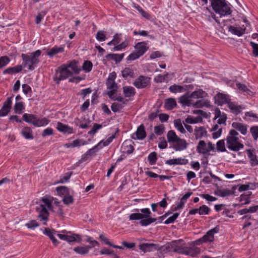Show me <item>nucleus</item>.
<instances>
[{
    "label": "nucleus",
    "mask_w": 258,
    "mask_h": 258,
    "mask_svg": "<svg viewBox=\"0 0 258 258\" xmlns=\"http://www.w3.org/2000/svg\"><path fill=\"white\" fill-rule=\"evenodd\" d=\"M214 11L221 16L230 14V9L225 0H209Z\"/></svg>",
    "instance_id": "obj_6"
},
{
    "label": "nucleus",
    "mask_w": 258,
    "mask_h": 258,
    "mask_svg": "<svg viewBox=\"0 0 258 258\" xmlns=\"http://www.w3.org/2000/svg\"><path fill=\"white\" fill-rule=\"evenodd\" d=\"M66 241L69 242H77L80 243L82 238L79 234H72L71 235H67Z\"/></svg>",
    "instance_id": "obj_31"
},
{
    "label": "nucleus",
    "mask_w": 258,
    "mask_h": 258,
    "mask_svg": "<svg viewBox=\"0 0 258 258\" xmlns=\"http://www.w3.org/2000/svg\"><path fill=\"white\" fill-rule=\"evenodd\" d=\"M258 211V205L253 206L248 208H244L239 210L237 211V214L239 215H243L246 214L253 213Z\"/></svg>",
    "instance_id": "obj_21"
},
{
    "label": "nucleus",
    "mask_w": 258,
    "mask_h": 258,
    "mask_svg": "<svg viewBox=\"0 0 258 258\" xmlns=\"http://www.w3.org/2000/svg\"><path fill=\"white\" fill-rule=\"evenodd\" d=\"M39 224L35 220H31L25 224V226L29 229H33L39 226Z\"/></svg>",
    "instance_id": "obj_58"
},
{
    "label": "nucleus",
    "mask_w": 258,
    "mask_h": 258,
    "mask_svg": "<svg viewBox=\"0 0 258 258\" xmlns=\"http://www.w3.org/2000/svg\"><path fill=\"white\" fill-rule=\"evenodd\" d=\"M174 124L175 127L176 128V129L179 131L180 133L184 134L185 133V130L184 128L181 120L180 119H176L174 121Z\"/></svg>",
    "instance_id": "obj_46"
},
{
    "label": "nucleus",
    "mask_w": 258,
    "mask_h": 258,
    "mask_svg": "<svg viewBox=\"0 0 258 258\" xmlns=\"http://www.w3.org/2000/svg\"><path fill=\"white\" fill-rule=\"evenodd\" d=\"M195 99L191 97V93H186L184 95L179 98V103L183 106H194V104L196 102L194 101Z\"/></svg>",
    "instance_id": "obj_9"
},
{
    "label": "nucleus",
    "mask_w": 258,
    "mask_h": 258,
    "mask_svg": "<svg viewBox=\"0 0 258 258\" xmlns=\"http://www.w3.org/2000/svg\"><path fill=\"white\" fill-rule=\"evenodd\" d=\"M167 138L168 142L172 144V148L176 151L184 150L188 147V144L187 142L179 138L175 132L172 130L167 133Z\"/></svg>",
    "instance_id": "obj_4"
},
{
    "label": "nucleus",
    "mask_w": 258,
    "mask_h": 258,
    "mask_svg": "<svg viewBox=\"0 0 258 258\" xmlns=\"http://www.w3.org/2000/svg\"><path fill=\"white\" fill-rule=\"evenodd\" d=\"M56 128L59 132L64 133L71 134L73 133V128L72 127L60 122L57 123Z\"/></svg>",
    "instance_id": "obj_22"
},
{
    "label": "nucleus",
    "mask_w": 258,
    "mask_h": 258,
    "mask_svg": "<svg viewBox=\"0 0 258 258\" xmlns=\"http://www.w3.org/2000/svg\"><path fill=\"white\" fill-rule=\"evenodd\" d=\"M91 249V246H77L74 248V250L77 253L84 255L89 252V249Z\"/></svg>",
    "instance_id": "obj_27"
},
{
    "label": "nucleus",
    "mask_w": 258,
    "mask_h": 258,
    "mask_svg": "<svg viewBox=\"0 0 258 258\" xmlns=\"http://www.w3.org/2000/svg\"><path fill=\"white\" fill-rule=\"evenodd\" d=\"M41 54L40 50H37L27 54H22V67L27 68L29 70H34L40 62L39 57Z\"/></svg>",
    "instance_id": "obj_3"
},
{
    "label": "nucleus",
    "mask_w": 258,
    "mask_h": 258,
    "mask_svg": "<svg viewBox=\"0 0 258 258\" xmlns=\"http://www.w3.org/2000/svg\"><path fill=\"white\" fill-rule=\"evenodd\" d=\"M214 194L221 197H228L234 194L233 191L230 190L228 189L220 188L217 187L214 191Z\"/></svg>",
    "instance_id": "obj_17"
},
{
    "label": "nucleus",
    "mask_w": 258,
    "mask_h": 258,
    "mask_svg": "<svg viewBox=\"0 0 258 258\" xmlns=\"http://www.w3.org/2000/svg\"><path fill=\"white\" fill-rule=\"evenodd\" d=\"M194 135L196 140L207 137V132L203 126H196L194 130Z\"/></svg>",
    "instance_id": "obj_16"
},
{
    "label": "nucleus",
    "mask_w": 258,
    "mask_h": 258,
    "mask_svg": "<svg viewBox=\"0 0 258 258\" xmlns=\"http://www.w3.org/2000/svg\"><path fill=\"white\" fill-rule=\"evenodd\" d=\"M23 67L22 65H17L14 67L9 68L6 69L3 73L5 74H13L14 73H18L20 72L22 70Z\"/></svg>",
    "instance_id": "obj_26"
},
{
    "label": "nucleus",
    "mask_w": 258,
    "mask_h": 258,
    "mask_svg": "<svg viewBox=\"0 0 258 258\" xmlns=\"http://www.w3.org/2000/svg\"><path fill=\"white\" fill-rule=\"evenodd\" d=\"M179 216V214L178 213H174L172 216L169 217L165 222L164 223L166 224H168L170 223H172L174 222V221Z\"/></svg>",
    "instance_id": "obj_61"
},
{
    "label": "nucleus",
    "mask_w": 258,
    "mask_h": 258,
    "mask_svg": "<svg viewBox=\"0 0 258 258\" xmlns=\"http://www.w3.org/2000/svg\"><path fill=\"white\" fill-rule=\"evenodd\" d=\"M250 132L254 140L258 138V126H252L250 128Z\"/></svg>",
    "instance_id": "obj_62"
},
{
    "label": "nucleus",
    "mask_w": 258,
    "mask_h": 258,
    "mask_svg": "<svg viewBox=\"0 0 258 258\" xmlns=\"http://www.w3.org/2000/svg\"><path fill=\"white\" fill-rule=\"evenodd\" d=\"M109 144V141H107V140L105 141L102 140L97 145H96L93 148L90 149L88 151V153H91L93 150H95V149H97V150H98L101 149L103 147L107 146Z\"/></svg>",
    "instance_id": "obj_40"
},
{
    "label": "nucleus",
    "mask_w": 258,
    "mask_h": 258,
    "mask_svg": "<svg viewBox=\"0 0 258 258\" xmlns=\"http://www.w3.org/2000/svg\"><path fill=\"white\" fill-rule=\"evenodd\" d=\"M157 250H159L160 252L162 253H167L168 252L171 251L170 243H168L161 246H159V249Z\"/></svg>",
    "instance_id": "obj_47"
},
{
    "label": "nucleus",
    "mask_w": 258,
    "mask_h": 258,
    "mask_svg": "<svg viewBox=\"0 0 258 258\" xmlns=\"http://www.w3.org/2000/svg\"><path fill=\"white\" fill-rule=\"evenodd\" d=\"M79 71L76 62H71L68 66H61L56 73L55 80L58 83L59 81L66 79L74 74H78Z\"/></svg>",
    "instance_id": "obj_2"
},
{
    "label": "nucleus",
    "mask_w": 258,
    "mask_h": 258,
    "mask_svg": "<svg viewBox=\"0 0 258 258\" xmlns=\"http://www.w3.org/2000/svg\"><path fill=\"white\" fill-rule=\"evenodd\" d=\"M136 139L143 140L146 137V132L143 124L140 125L136 132Z\"/></svg>",
    "instance_id": "obj_25"
},
{
    "label": "nucleus",
    "mask_w": 258,
    "mask_h": 258,
    "mask_svg": "<svg viewBox=\"0 0 258 258\" xmlns=\"http://www.w3.org/2000/svg\"><path fill=\"white\" fill-rule=\"evenodd\" d=\"M236 87L241 92L244 93L245 94L251 95L252 94V91L247 88L246 86L244 84L238 83L236 84Z\"/></svg>",
    "instance_id": "obj_38"
},
{
    "label": "nucleus",
    "mask_w": 258,
    "mask_h": 258,
    "mask_svg": "<svg viewBox=\"0 0 258 258\" xmlns=\"http://www.w3.org/2000/svg\"><path fill=\"white\" fill-rule=\"evenodd\" d=\"M215 102L218 105H222L224 104H228L230 101L229 95L221 93H218L215 96Z\"/></svg>",
    "instance_id": "obj_12"
},
{
    "label": "nucleus",
    "mask_w": 258,
    "mask_h": 258,
    "mask_svg": "<svg viewBox=\"0 0 258 258\" xmlns=\"http://www.w3.org/2000/svg\"><path fill=\"white\" fill-rule=\"evenodd\" d=\"M139 248L144 252L159 249V245L154 243H144L140 244Z\"/></svg>",
    "instance_id": "obj_15"
},
{
    "label": "nucleus",
    "mask_w": 258,
    "mask_h": 258,
    "mask_svg": "<svg viewBox=\"0 0 258 258\" xmlns=\"http://www.w3.org/2000/svg\"><path fill=\"white\" fill-rule=\"evenodd\" d=\"M143 215V219L140 221V223L142 226H146L156 221V218L150 217L151 212L148 208L141 209Z\"/></svg>",
    "instance_id": "obj_8"
},
{
    "label": "nucleus",
    "mask_w": 258,
    "mask_h": 258,
    "mask_svg": "<svg viewBox=\"0 0 258 258\" xmlns=\"http://www.w3.org/2000/svg\"><path fill=\"white\" fill-rule=\"evenodd\" d=\"M217 149L220 152L226 151L225 142L223 140H221L217 143Z\"/></svg>",
    "instance_id": "obj_49"
},
{
    "label": "nucleus",
    "mask_w": 258,
    "mask_h": 258,
    "mask_svg": "<svg viewBox=\"0 0 258 258\" xmlns=\"http://www.w3.org/2000/svg\"><path fill=\"white\" fill-rule=\"evenodd\" d=\"M130 220H143L142 214L140 213H133L130 216Z\"/></svg>",
    "instance_id": "obj_57"
},
{
    "label": "nucleus",
    "mask_w": 258,
    "mask_h": 258,
    "mask_svg": "<svg viewBox=\"0 0 258 258\" xmlns=\"http://www.w3.org/2000/svg\"><path fill=\"white\" fill-rule=\"evenodd\" d=\"M21 134L26 139H32L33 138L32 130L29 127H24L21 131Z\"/></svg>",
    "instance_id": "obj_32"
},
{
    "label": "nucleus",
    "mask_w": 258,
    "mask_h": 258,
    "mask_svg": "<svg viewBox=\"0 0 258 258\" xmlns=\"http://www.w3.org/2000/svg\"><path fill=\"white\" fill-rule=\"evenodd\" d=\"M247 156L250 159V163L252 166H255L258 164V160H257L256 155L253 154L250 150H247Z\"/></svg>",
    "instance_id": "obj_37"
},
{
    "label": "nucleus",
    "mask_w": 258,
    "mask_h": 258,
    "mask_svg": "<svg viewBox=\"0 0 258 258\" xmlns=\"http://www.w3.org/2000/svg\"><path fill=\"white\" fill-rule=\"evenodd\" d=\"M96 38L99 41H105L106 38L105 32L104 31H98L96 35Z\"/></svg>",
    "instance_id": "obj_51"
},
{
    "label": "nucleus",
    "mask_w": 258,
    "mask_h": 258,
    "mask_svg": "<svg viewBox=\"0 0 258 258\" xmlns=\"http://www.w3.org/2000/svg\"><path fill=\"white\" fill-rule=\"evenodd\" d=\"M123 94L125 97H130L135 95V89L131 86H124L123 87Z\"/></svg>",
    "instance_id": "obj_29"
},
{
    "label": "nucleus",
    "mask_w": 258,
    "mask_h": 258,
    "mask_svg": "<svg viewBox=\"0 0 258 258\" xmlns=\"http://www.w3.org/2000/svg\"><path fill=\"white\" fill-rule=\"evenodd\" d=\"M182 241L183 240L182 239L171 241L170 243L171 250L180 254H183L184 253V248H185V246H183L182 245L180 244V243H181Z\"/></svg>",
    "instance_id": "obj_13"
},
{
    "label": "nucleus",
    "mask_w": 258,
    "mask_h": 258,
    "mask_svg": "<svg viewBox=\"0 0 258 258\" xmlns=\"http://www.w3.org/2000/svg\"><path fill=\"white\" fill-rule=\"evenodd\" d=\"M164 131L163 125H157L154 127V132L157 135H162Z\"/></svg>",
    "instance_id": "obj_60"
},
{
    "label": "nucleus",
    "mask_w": 258,
    "mask_h": 258,
    "mask_svg": "<svg viewBox=\"0 0 258 258\" xmlns=\"http://www.w3.org/2000/svg\"><path fill=\"white\" fill-rule=\"evenodd\" d=\"M10 61V59L7 56H2L0 58V68L6 66Z\"/></svg>",
    "instance_id": "obj_59"
},
{
    "label": "nucleus",
    "mask_w": 258,
    "mask_h": 258,
    "mask_svg": "<svg viewBox=\"0 0 258 258\" xmlns=\"http://www.w3.org/2000/svg\"><path fill=\"white\" fill-rule=\"evenodd\" d=\"M232 126L235 129L239 131L242 135H245L247 133V126L246 124L240 122H233Z\"/></svg>",
    "instance_id": "obj_18"
},
{
    "label": "nucleus",
    "mask_w": 258,
    "mask_h": 258,
    "mask_svg": "<svg viewBox=\"0 0 258 258\" xmlns=\"http://www.w3.org/2000/svg\"><path fill=\"white\" fill-rule=\"evenodd\" d=\"M121 149L123 153H126L127 154L132 153L134 150V147L132 145H128L126 143H124L123 144Z\"/></svg>",
    "instance_id": "obj_43"
},
{
    "label": "nucleus",
    "mask_w": 258,
    "mask_h": 258,
    "mask_svg": "<svg viewBox=\"0 0 258 258\" xmlns=\"http://www.w3.org/2000/svg\"><path fill=\"white\" fill-rule=\"evenodd\" d=\"M49 120L46 118H37L36 117L34 125L35 126H42L47 125L49 123Z\"/></svg>",
    "instance_id": "obj_39"
},
{
    "label": "nucleus",
    "mask_w": 258,
    "mask_h": 258,
    "mask_svg": "<svg viewBox=\"0 0 258 258\" xmlns=\"http://www.w3.org/2000/svg\"><path fill=\"white\" fill-rule=\"evenodd\" d=\"M63 51V47H53L47 51V54L50 57H52L55 54L62 52Z\"/></svg>",
    "instance_id": "obj_45"
},
{
    "label": "nucleus",
    "mask_w": 258,
    "mask_h": 258,
    "mask_svg": "<svg viewBox=\"0 0 258 258\" xmlns=\"http://www.w3.org/2000/svg\"><path fill=\"white\" fill-rule=\"evenodd\" d=\"M204 106L206 107H210L211 106L210 102L208 100H199L195 102L194 107L196 108H202Z\"/></svg>",
    "instance_id": "obj_28"
},
{
    "label": "nucleus",
    "mask_w": 258,
    "mask_h": 258,
    "mask_svg": "<svg viewBox=\"0 0 258 258\" xmlns=\"http://www.w3.org/2000/svg\"><path fill=\"white\" fill-rule=\"evenodd\" d=\"M227 104L231 111L236 114L239 113L240 110L243 108L241 106L237 105L234 103L230 102V101Z\"/></svg>",
    "instance_id": "obj_30"
},
{
    "label": "nucleus",
    "mask_w": 258,
    "mask_h": 258,
    "mask_svg": "<svg viewBox=\"0 0 258 258\" xmlns=\"http://www.w3.org/2000/svg\"><path fill=\"white\" fill-rule=\"evenodd\" d=\"M12 97L8 98L4 103L3 107L0 109V116H6L10 112L12 104Z\"/></svg>",
    "instance_id": "obj_14"
},
{
    "label": "nucleus",
    "mask_w": 258,
    "mask_h": 258,
    "mask_svg": "<svg viewBox=\"0 0 258 258\" xmlns=\"http://www.w3.org/2000/svg\"><path fill=\"white\" fill-rule=\"evenodd\" d=\"M57 195L63 197L69 194V189L66 186H59L56 187Z\"/></svg>",
    "instance_id": "obj_44"
},
{
    "label": "nucleus",
    "mask_w": 258,
    "mask_h": 258,
    "mask_svg": "<svg viewBox=\"0 0 258 258\" xmlns=\"http://www.w3.org/2000/svg\"><path fill=\"white\" fill-rule=\"evenodd\" d=\"M250 44L253 49L252 53L253 55L256 57L258 56V44L253 42H250Z\"/></svg>",
    "instance_id": "obj_64"
},
{
    "label": "nucleus",
    "mask_w": 258,
    "mask_h": 258,
    "mask_svg": "<svg viewBox=\"0 0 258 258\" xmlns=\"http://www.w3.org/2000/svg\"><path fill=\"white\" fill-rule=\"evenodd\" d=\"M102 127V125L100 124L95 123L89 132L88 134L91 136L94 135L97 131Z\"/></svg>",
    "instance_id": "obj_53"
},
{
    "label": "nucleus",
    "mask_w": 258,
    "mask_h": 258,
    "mask_svg": "<svg viewBox=\"0 0 258 258\" xmlns=\"http://www.w3.org/2000/svg\"><path fill=\"white\" fill-rule=\"evenodd\" d=\"M197 151L199 153L206 154L209 153L207 145L204 141H200L197 146Z\"/></svg>",
    "instance_id": "obj_19"
},
{
    "label": "nucleus",
    "mask_w": 258,
    "mask_h": 258,
    "mask_svg": "<svg viewBox=\"0 0 258 258\" xmlns=\"http://www.w3.org/2000/svg\"><path fill=\"white\" fill-rule=\"evenodd\" d=\"M176 105V101L173 98H168L165 100L164 107L168 110L172 109Z\"/></svg>",
    "instance_id": "obj_36"
},
{
    "label": "nucleus",
    "mask_w": 258,
    "mask_h": 258,
    "mask_svg": "<svg viewBox=\"0 0 258 258\" xmlns=\"http://www.w3.org/2000/svg\"><path fill=\"white\" fill-rule=\"evenodd\" d=\"M200 249L198 247H188L185 246L184 251L183 254L191 255V256L194 257L200 253Z\"/></svg>",
    "instance_id": "obj_20"
},
{
    "label": "nucleus",
    "mask_w": 258,
    "mask_h": 258,
    "mask_svg": "<svg viewBox=\"0 0 258 258\" xmlns=\"http://www.w3.org/2000/svg\"><path fill=\"white\" fill-rule=\"evenodd\" d=\"M169 90L170 92L173 93H176V92H180L182 91L183 89V87L181 86L177 85H173L171 86L169 88Z\"/></svg>",
    "instance_id": "obj_56"
},
{
    "label": "nucleus",
    "mask_w": 258,
    "mask_h": 258,
    "mask_svg": "<svg viewBox=\"0 0 258 258\" xmlns=\"http://www.w3.org/2000/svg\"><path fill=\"white\" fill-rule=\"evenodd\" d=\"M168 74L164 75H159L154 78V80L157 83H161L165 81Z\"/></svg>",
    "instance_id": "obj_63"
},
{
    "label": "nucleus",
    "mask_w": 258,
    "mask_h": 258,
    "mask_svg": "<svg viewBox=\"0 0 258 258\" xmlns=\"http://www.w3.org/2000/svg\"><path fill=\"white\" fill-rule=\"evenodd\" d=\"M92 63L90 61H85L83 65V69L86 72H89L92 68Z\"/></svg>",
    "instance_id": "obj_55"
},
{
    "label": "nucleus",
    "mask_w": 258,
    "mask_h": 258,
    "mask_svg": "<svg viewBox=\"0 0 258 258\" xmlns=\"http://www.w3.org/2000/svg\"><path fill=\"white\" fill-rule=\"evenodd\" d=\"M53 200L54 198L46 196L41 199V201L43 204H39V206L36 208V211L38 213L37 218L40 220V221H42L43 224L44 225L46 224V222L48 220V217L49 215V213L47 209L46 208V207L48 209L52 211H55V209L52 207L51 205L52 203H53Z\"/></svg>",
    "instance_id": "obj_1"
},
{
    "label": "nucleus",
    "mask_w": 258,
    "mask_h": 258,
    "mask_svg": "<svg viewBox=\"0 0 258 258\" xmlns=\"http://www.w3.org/2000/svg\"><path fill=\"white\" fill-rule=\"evenodd\" d=\"M76 122L79 123L80 124L79 125L80 127L82 128H87L89 126V123H90V120L89 119H87L85 120V123L82 122V121H80V119L78 118L76 119Z\"/></svg>",
    "instance_id": "obj_54"
},
{
    "label": "nucleus",
    "mask_w": 258,
    "mask_h": 258,
    "mask_svg": "<svg viewBox=\"0 0 258 258\" xmlns=\"http://www.w3.org/2000/svg\"><path fill=\"white\" fill-rule=\"evenodd\" d=\"M238 135V133L235 130H231L226 138L227 148L231 151H238L244 147L243 145L239 142Z\"/></svg>",
    "instance_id": "obj_5"
},
{
    "label": "nucleus",
    "mask_w": 258,
    "mask_h": 258,
    "mask_svg": "<svg viewBox=\"0 0 258 258\" xmlns=\"http://www.w3.org/2000/svg\"><path fill=\"white\" fill-rule=\"evenodd\" d=\"M199 214L200 215H207L210 210L206 205H202L199 208Z\"/></svg>",
    "instance_id": "obj_52"
},
{
    "label": "nucleus",
    "mask_w": 258,
    "mask_h": 258,
    "mask_svg": "<svg viewBox=\"0 0 258 258\" xmlns=\"http://www.w3.org/2000/svg\"><path fill=\"white\" fill-rule=\"evenodd\" d=\"M124 54H108L106 56V58L108 59H111L115 61L116 62H120L123 58Z\"/></svg>",
    "instance_id": "obj_33"
},
{
    "label": "nucleus",
    "mask_w": 258,
    "mask_h": 258,
    "mask_svg": "<svg viewBox=\"0 0 258 258\" xmlns=\"http://www.w3.org/2000/svg\"><path fill=\"white\" fill-rule=\"evenodd\" d=\"M202 118L201 116H198L196 117H192L191 116L187 117L185 119V122L187 123H196L198 122H201L202 121Z\"/></svg>",
    "instance_id": "obj_41"
},
{
    "label": "nucleus",
    "mask_w": 258,
    "mask_h": 258,
    "mask_svg": "<svg viewBox=\"0 0 258 258\" xmlns=\"http://www.w3.org/2000/svg\"><path fill=\"white\" fill-rule=\"evenodd\" d=\"M25 106L22 102H16L14 107L15 112L18 114H21Z\"/></svg>",
    "instance_id": "obj_42"
},
{
    "label": "nucleus",
    "mask_w": 258,
    "mask_h": 258,
    "mask_svg": "<svg viewBox=\"0 0 258 258\" xmlns=\"http://www.w3.org/2000/svg\"><path fill=\"white\" fill-rule=\"evenodd\" d=\"M36 116L32 114L25 113L23 115V119L26 122L34 125Z\"/></svg>",
    "instance_id": "obj_35"
},
{
    "label": "nucleus",
    "mask_w": 258,
    "mask_h": 258,
    "mask_svg": "<svg viewBox=\"0 0 258 258\" xmlns=\"http://www.w3.org/2000/svg\"><path fill=\"white\" fill-rule=\"evenodd\" d=\"M147 50L146 44L144 42H139L135 46V50L127 57V60H134L143 55Z\"/></svg>",
    "instance_id": "obj_7"
},
{
    "label": "nucleus",
    "mask_w": 258,
    "mask_h": 258,
    "mask_svg": "<svg viewBox=\"0 0 258 258\" xmlns=\"http://www.w3.org/2000/svg\"><path fill=\"white\" fill-rule=\"evenodd\" d=\"M219 228L218 226L208 231L200 239L203 242H212L214 240V234L218 232Z\"/></svg>",
    "instance_id": "obj_11"
},
{
    "label": "nucleus",
    "mask_w": 258,
    "mask_h": 258,
    "mask_svg": "<svg viewBox=\"0 0 258 258\" xmlns=\"http://www.w3.org/2000/svg\"><path fill=\"white\" fill-rule=\"evenodd\" d=\"M148 159L151 165L154 164L156 163V160L157 159L156 153L155 152H153L151 153H150L148 157Z\"/></svg>",
    "instance_id": "obj_48"
},
{
    "label": "nucleus",
    "mask_w": 258,
    "mask_h": 258,
    "mask_svg": "<svg viewBox=\"0 0 258 258\" xmlns=\"http://www.w3.org/2000/svg\"><path fill=\"white\" fill-rule=\"evenodd\" d=\"M207 95V93L201 89L196 90L191 93V97L196 99L206 97Z\"/></svg>",
    "instance_id": "obj_34"
},
{
    "label": "nucleus",
    "mask_w": 258,
    "mask_h": 258,
    "mask_svg": "<svg viewBox=\"0 0 258 258\" xmlns=\"http://www.w3.org/2000/svg\"><path fill=\"white\" fill-rule=\"evenodd\" d=\"M107 88L109 90H117V84L112 79H108L107 82Z\"/></svg>",
    "instance_id": "obj_50"
},
{
    "label": "nucleus",
    "mask_w": 258,
    "mask_h": 258,
    "mask_svg": "<svg viewBox=\"0 0 258 258\" xmlns=\"http://www.w3.org/2000/svg\"><path fill=\"white\" fill-rule=\"evenodd\" d=\"M122 76L126 80L130 79L135 77L134 71L129 68H125L121 71Z\"/></svg>",
    "instance_id": "obj_24"
},
{
    "label": "nucleus",
    "mask_w": 258,
    "mask_h": 258,
    "mask_svg": "<svg viewBox=\"0 0 258 258\" xmlns=\"http://www.w3.org/2000/svg\"><path fill=\"white\" fill-rule=\"evenodd\" d=\"M150 83V78L143 76H140L135 80L133 84L137 88H144Z\"/></svg>",
    "instance_id": "obj_10"
},
{
    "label": "nucleus",
    "mask_w": 258,
    "mask_h": 258,
    "mask_svg": "<svg viewBox=\"0 0 258 258\" xmlns=\"http://www.w3.org/2000/svg\"><path fill=\"white\" fill-rule=\"evenodd\" d=\"M245 28H242L241 27H235L233 26H228V31L231 33L238 36L242 35L245 33Z\"/></svg>",
    "instance_id": "obj_23"
}]
</instances>
